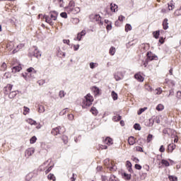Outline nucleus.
Listing matches in <instances>:
<instances>
[{
  "label": "nucleus",
  "instance_id": "f704fd0d",
  "mask_svg": "<svg viewBox=\"0 0 181 181\" xmlns=\"http://www.w3.org/2000/svg\"><path fill=\"white\" fill-rule=\"evenodd\" d=\"M58 56L59 57H62H62H66V52H63L62 50H58Z\"/></svg>",
  "mask_w": 181,
  "mask_h": 181
},
{
  "label": "nucleus",
  "instance_id": "c85d7f7f",
  "mask_svg": "<svg viewBox=\"0 0 181 181\" xmlns=\"http://www.w3.org/2000/svg\"><path fill=\"white\" fill-rule=\"evenodd\" d=\"M93 91L95 93V95L100 94V88H98L97 86L93 87Z\"/></svg>",
  "mask_w": 181,
  "mask_h": 181
},
{
  "label": "nucleus",
  "instance_id": "f3484780",
  "mask_svg": "<svg viewBox=\"0 0 181 181\" xmlns=\"http://www.w3.org/2000/svg\"><path fill=\"white\" fill-rule=\"evenodd\" d=\"M45 111H46V110L45 109V106H43L42 105H38V112H40V114H43V112H45Z\"/></svg>",
  "mask_w": 181,
  "mask_h": 181
},
{
  "label": "nucleus",
  "instance_id": "a878e982",
  "mask_svg": "<svg viewBox=\"0 0 181 181\" xmlns=\"http://www.w3.org/2000/svg\"><path fill=\"white\" fill-rule=\"evenodd\" d=\"M89 67L90 69H95L97 67H98V63H95V62H90L89 64Z\"/></svg>",
  "mask_w": 181,
  "mask_h": 181
},
{
  "label": "nucleus",
  "instance_id": "69168bd1",
  "mask_svg": "<svg viewBox=\"0 0 181 181\" xmlns=\"http://www.w3.org/2000/svg\"><path fill=\"white\" fill-rule=\"evenodd\" d=\"M73 22H74V23L77 25V23H78L80 22V19L75 18H74Z\"/></svg>",
  "mask_w": 181,
  "mask_h": 181
},
{
  "label": "nucleus",
  "instance_id": "09e8293b",
  "mask_svg": "<svg viewBox=\"0 0 181 181\" xmlns=\"http://www.w3.org/2000/svg\"><path fill=\"white\" fill-rule=\"evenodd\" d=\"M168 177L170 181H177V177L171 175L169 176Z\"/></svg>",
  "mask_w": 181,
  "mask_h": 181
},
{
  "label": "nucleus",
  "instance_id": "de8ad7c7",
  "mask_svg": "<svg viewBox=\"0 0 181 181\" xmlns=\"http://www.w3.org/2000/svg\"><path fill=\"white\" fill-rule=\"evenodd\" d=\"M134 128V129H137V131H141V125L139 124H135Z\"/></svg>",
  "mask_w": 181,
  "mask_h": 181
},
{
  "label": "nucleus",
  "instance_id": "393cba45",
  "mask_svg": "<svg viewBox=\"0 0 181 181\" xmlns=\"http://www.w3.org/2000/svg\"><path fill=\"white\" fill-rule=\"evenodd\" d=\"M123 179H124V180H131V175L124 173L123 174Z\"/></svg>",
  "mask_w": 181,
  "mask_h": 181
},
{
  "label": "nucleus",
  "instance_id": "bf43d9fd",
  "mask_svg": "<svg viewBox=\"0 0 181 181\" xmlns=\"http://www.w3.org/2000/svg\"><path fill=\"white\" fill-rule=\"evenodd\" d=\"M106 29L107 30H111L112 29V25H111V23L107 25Z\"/></svg>",
  "mask_w": 181,
  "mask_h": 181
},
{
  "label": "nucleus",
  "instance_id": "052dcab7",
  "mask_svg": "<svg viewBox=\"0 0 181 181\" xmlns=\"http://www.w3.org/2000/svg\"><path fill=\"white\" fill-rule=\"evenodd\" d=\"M80 49V45H74V52H77Z\"/></svg>",
  "mask_w": 181,
  "mask_h": 181
},
{
  "label": "nucleus",
  "instance_id": "cd10ccee",
  "mask_svg": "<svg viewBox=\"0 0 181 181\" xmlns=\"http://www.w3.org/2000/svg\"><path fill=\"white\" fill-rule=\"evenodd\" d=\"M74 1H70L69 6L66 8V12L70 11V9H71V8H74Z\"/></svg>",
  "mask_w": 181,
  "mask_h": 181
},
{
  "label": "nucleus",
  "instance_id": "3c124183",
  "mask_svg": "<svg viewBox=\"0 0 181 181\" xmlns=\"http://www.w3.org/2000/svg\"><path fill=\"white\" fill-rule=\"evenodd\" d=\"M60 16L62 18H64V19H67V13L62 12V13H60Z\"/></svg>",
  "mask_w": 181,
  "mask_h": 181
},
{
  "label": "nucleus",
  "instance_id": "e2e57ef3",
  "mask_svg": "<svg viewBox=\"0 0 181 181\" xmlns=\"http://www.w3.org/2000/svg\"><path fill=\"white\" fill-rule=\"evenodd\" d=\"M124 19H125V16H119L118 18V21H119L120 22H123Z\"/></svg>",
  "mask_w": 181,
  "mask_h": 181
},
{
  "label": "nucleus",
  "instance_id": "7ed1b4c3",
  "mask_svg": "<svg viewBox=\"0 0 181 181\" xmlns=\"http://www.w3.org/2000/svg\"><path fill=\"white\" fill-rule=\"evenodd\" d=\"M90 19L93 22H96L98 25H103V23L101 21V16L99 14H92L90 16Z\"/></svg>",
  "mask_w": 181,
  "mask_h": 181
},
{
  "label": "nucleus",
  "instance_id": "6e6552de",
  "mask_svg": "<svg viewBox=\"0 0 181 181\" xmlns=\"http://www.w3.org/2000/svg\"><path fill=\"white\" fill-rule=\"evenodd\" d=\"M62 129V127H55L54 129H52L51 133L52 134V135H59L60 134V130Z\"/></svg>",
  "mask_w": 181,
  "mask_h": 181
},
{
  "label": "nucleus",
  "instance_id": "774afa93",
  "mask_svg": "<svg viewBox=\"0 0 181 181\" xmlns=\"http://www.w3.org/2000/svg\"><path fill=\"white\" fill-rule=\"evenodd\" d=\"M159 151L160 152H165V147L163 146H160Z\"/></svg>",
  "mask_w": 181,
  "mask_h": 181
},
{
  "label": "nucleus",
  "instance_id": "9d476101",
  "mask_svg": "<svg viewBox=\"0 0 181 181\" xmlns=\"http://www.w3.org/2000/svg\"><path fill=\"white\" fill-rule=\"evenodd\" d=\"M33 56L34 57H36L37 59H39V57L42 56V54L40 53V52H39V50H37V48H35V51L34 53H33Z\"/></svg>",
  "mask_w": 181,
  "mask_h": 181
},
{
  "label": "nucleus",
  "instance_id": "338daca9",
  "mask_svg": "<svg viewBox=\"0 0 181 181\" xmlns=\"http://www.w3.org/2000/svg\"><path fill=\"white\" fill-rule=\"evenodd\" d=\"M177 98L178 100H181V91H177Z\"/></svg>",
  "mask_w": 181,
  "mask_h": 181
},
{
  "label": "nucleus",
  "instance_id": "bb28decb",
  "mask_svg": "<svg viewBox=\"0 0 181 181\" xmlns=\"http://www.w3.org/2000/svg\"><path fill=\"white\" fill-rule=\"evenodd\" d=\"M112 98L114 100V101H116V100H118V94H117V93H115V91H112L111 93Z\"/></svg>",
  "mask_w": 181,
  "mask_h": 181
},
{
  "label": "nucleus",
  "instance_id": "aec40b11",
  "mask_svg": "<svg viewBox=\"0 0 181 181\" xmlns=\"http://www.w3.org/2000/svg\"><path fill=\"white\" fill-rule=\"evenodd\" d=\"M156 57L153 56V54H152V52H148L147 53V59L148 60H155V58Z\"/></svg>",
  "mask_w": 181,
  "mask_h": 181
},
{
  "label": "nucleus",
  "instance_id": "39448f33",
  "mask_svg": "<svg viewBox=\"0 0 181 181\" xmlns=\"http://www.w3.org/2000/svg\"><path fill=\"white\" fill-rule=\"evenodd\" d=\"M35 153V148H28L25 152V158H29V156H32Z\"/></svg>",
  "mask_w": 181,
  "mask_h": 181
},
{
  "label": "nucleus",
  "instance_id": "680f3d73",
  "mask_svg": "<svg viewBox=\"0 0 181 181\" xmlns=\"http://www.w3.org/2000/svg\"><path fill=\"white\" fill-rule=\"evenodd\" d=\"M81 37H83V36H81L80 34H78L77 37L74 38V40H78V42H80V40H81Z\"/></svg>",
  "mask_w": 181,
  "mask_h": 181
},
{
  "label": "nucleus",
  "instance_id": "0eeeda50",
  "mask_svg": "<svg viewBox=\"0 0 181 181\" xmlns=\"http://www.w3.org/2000/svg\"><path fill=\"white\" fill-rule=\"evenodd\" d=\"M28 73H30V76L32 78H35V76H32V74H36L37 73V71L33 67H30L27 69Z\"/></svg>",
  "mask_w": 181,
  "mask_h": 181
},
{
  "label": "nucleus",
  "instance_id": "a19ab883",
  "mask_svg": "<svg viewBox=\"0 0 181 181\" xmlns=\"http://www.w3.org/2000/svg\"><path fill=\"white\" fill-rule=\"evenodd\" d=\"M153 35L155 39H158L159 38V30L153 32Z\"/></svg>",
  "mask_w": 181,
  "mask_h": 181
},
{
  "label": "nucleus",
  "instance_id": "72a5a7b5",
  "mask_svg": "<svg viewBox=\"0 0 181 181\" xmlns=\"http://www.w3.org/2000/svg\"><path fill=\"white\" fill-rule=\"evenodd\" d=\"M129 30H132V26L130 24H127L125 26V32H129Z\"/></svg>",
  "mask_w": 181,
  "mask_h": 181
},
{
  "label": "nucleus",
  "instance_id": "58836bf2",
  "mask_svg": "<svg viewBox=\"0 0 181 181\" xmlns=\"http://www.w3.org/2000/svg\"><path fill=\"white\" fill-rule=\"evenodd\" d=\"M161 163H162V165H164V166H170V163H169L168 161L166 160H162Z\"/></svg>",
  "mask_w": 181,
  "mask_h": 181
},
{
  "label": "nucleus",
  "instance_id": "13d9d810",
  "mask_svg": "<svg viewBox=\"0 0 181 181\" xmlns=\"http://www.w3.org/2000/svg\"><path fill=\"white\" fill-rule=\"evenodd\" d=\"M152 138H153V136L152 134H148V137H147V142L149 143L152 141Z\"/></svg>",
  "mask_w": 181,
  "mask_h": 181
},
{
  "label": "nucleus",
  "instance_id": "dca6fc26",
  "mask_svg": "<svg viewBox=\"0 0 181 181\" xmlns=\"http://www.w3.org/2000/svg\"><path fill=\"white\" fill-rule=\"evenodd\" d=\"M26 122H28V124H30V125H37V123L36 122V121L30 118L27 119Z\"/></svg>",
  "mask_w": 181,
  "mask_h": 181
},
{
  "label": "nucleus",
  "instance_id": "ddd939ff",
  "mask_svg": "<svg viewBox=\"0 0 181 181\" xmlns=\"http://www.w3.org/2000/svg\"><path fill=\"white\" fill-rule=\"evenodd\" d=\"M110 10L112 12H117L118 11V6L117 4H111Z\"/></svg>",
  "mask_w": 181,
  "mask_h": 181
},
{
  "label": "nucleus",
  "instance_id": "6ab92c4d",
  "mask_svg": "<svg viewBox=\"0 0 181 181\" xmlns=\"http://www.w3.org/2000/svg\"><path fill=\"white\" fill-rule=\"evenodd\" d=\"M134 78H136V80H138V81H144V78L139 74H136L134 75Z\"/></svg>",
  "mask_w": 181,
  "mask_h": 181
},
{
  "label": "nucleus",
  "instance_id": "49530a36",
  "mask_svg": "<svg viewBox=\"0 0 181 181\" xmlns=\"http://www.w3.org/2000/svg\"><path fill=\"white\" fill-rule=\"evenodd\" d=\"M1 71H5L6 70V64L4 62L1 66Z\"/></svg>",
  "mask_w": 181,
  "mask_h": 181
},
{
  "label": "nucleus",
  "instance_id": "9b49d317",
  "mask_svg": "<svg viewBox=\"0 0 181 181\" xmlns=\"http://www.w3.org/2000/svg\"><path fill=\"white\" fill-rule=\"evenodd\" d=\"M21 70H22V66L21 65H18L12 68L13 73H18Z\"/></svg>",
  "mask_w": 181,
  "mask_h": 181
},
{
  "label": "nucleus",
  "instance_id": "4c0bfd02",
  "mask_svg": "<svg viewBox=\"0 0 181 181\" xmlns=\"http://www.w3.org/2000/svg\"><path fill=\"white\" fill-rule=\"evenodd\" d=\"M145 88H146V90L147 91H150V92L153 91V88H152L149 86V84H146V85H145Z\"/></svg>",
  "mask_w": 181,
  "mask_h": 181
},
{
  "label": "nucleus",
  "instance_id": "c03bdc74",
  "mask_svg": "<svg viewBox=\"0 0 181 181\" xmlns=\"http://www.w3.org/2000/svg\"><path fill=\"white\" fill-rule=\"evenodd\" d=\"M110 181H119L115 175H111L110 178Z\"/></svg>",
  "mask_w": 181,
  "mask_h": 181
},
{
  "label": "nucleus",
  "instance_id": "c9c22d12",
  "mask_svg": "<svg viewBox=\"0 0 181 181\" xmlns=\"http://www.w3.org/2000/svg\"><path fill=\"white\" fill-rule=\"evenodd\" d=\"M47 178H48L49 180H53V181H55V180H56V177H54V175H53V174H49V175H48Z\"/></svg>",
  "mask_w": 181,
  "mask_h": 181
},
{
  "label": "nucleus",
  "instance_id": "2f4dec72",
  "mask_svg": "<svg viewBox=\"0 0 181 181\" xmlns=\"http://www.w3.org/2000/svg\"><path fill=\"white\" fill-rule=\"evenodd\" d=\"M168 11H173V9H175V5L173 4V3L170 2L168 4Z\"/></svg>",
  "mask_w": 181,
  "mask_h": 181
},
{
  "label": "nucleus",
  "instance_id": "8fccbe9b",
  "mask_svg": "<svg viewBox=\"0 0 181 181\" xmlns=\"http://www.w3.org/2000/svg\"><path fill=\"white\" fill-rule=\"evenodd\" d=\"M134 149L137 151V152H144V149L142 148V147L140 146H136L134 148Z\"/></svg>",
  "mask_w": 181,
  "mask_h": 181
},
{
  "label": "nucleus",
  "instance_id": "5fc2aeb1",
  "mask_svg": "<svg viewBox=\"0 0 181 181\" xmlns=\"http://www.w3.org/2000/svg\"><path fill=\"white\" fill-rule=\"evenodd\" d=\"M68 119H69V121H73L74 119V115L73 114L68 115Z\"/></svg>",
  "mask_w": 181,
  "mask_h": 181
},
{
  "label": "nucleus",
  "instance_id": "1a4fd4ad",
  "mask_svg": "<svg viewBox=\"0 0 181 181\" xmlns=\"http://www.w3.org/2000/svg\"><path fill=\"white\" fill-rule=\"evenodd\" d=\"M163 134H165V135H169L170 136V134H175V130L167 128V129H164L163 130Z\"/></svg>",
  "mask_w": 181,
  "mask_h": 181
},
{
  "label": "nucleus",
  "instance_id": "79ce46f5",
  "mask_svg": "<svg viewBox=\"0 0 181 181\" xmlns=\"http://www.w3.org/2000/svg\"><path fill=\"white\" fill-rule=\"evenodd\" d=\"M12 87H13L12 85L8 84L6 88H4V90L6 91L8 90V91H11Z\"/></svg>",
  "mask_w": 181,
  "mask_h": 181
},
{
  "label": "nucleus",
  "instance_id": "20e7f679",
  "mask_svg": "<svg viewBox=\"0 0 181 181\" xmlns=\"http://www.w3.org/2000/svg\"><path fill=\"white\" fill-rule=\"evenodd\" d=\"M81 9L80 7H77V6H74L71 8H69V10H68V13H73V15H77V13H79Z\"/></svg>",
  "mask_w": 181,
  "mask_h": 181
},
{
  "label": "nucleus",
  "instance_id": "c756f323",
  "mask_svg": "<svg viewBox=\"0 0 181 181\" xmlns=\"http://www.w3.org/2000/svg\"><path fill=\"white\" fill-rule=\"evenodd\" d=\"M18 93H16V91H12L9 93L8 95V98H15V97H16V95Z\"/></svg>",
  "mask_w": 181,
  "mask_h": 181
},
{
  "label": "nucleus",
  "instance_id": "0e129e2a",
  "mask_svg": "<svg viewBox=\"0 0 181 181\" xmlns=\"http://www.w3.org/2000/svg\"><path fill=\"white\" fill-rule=\"evenodd\" d=\"M135 168L137 169V170H141L142 169V166H141L139 164H136Z\"/></svg>",
  "mask_w": 181,
  "mask_h": 181
},
{
  "label": "nucleus",
  "instance_id": "4be33fe9",
  "mask_svg": "<svg viewBox=\"0 0 181 181\" xmlns=\"http://www.w3.org/2000/svg\"><path fill=\"white\" fill-rule=\"evenodd\" d=\"M155 123V119L153 117L149 119L148 123L146 124L147 127H153V124Z\"/></svg>",
  "mask_w": 181,
  "mask_h": 181
},
{
  "label": "nucleus",
  "instance_id": "2eb2a0df",
  "mask_svg": "<svg viewBox=\"0 0 181 181\" xmlns=\"http://www.w3.org/2000/svg\"><path fill=\"white\" fill-rule=\"evenodd\" d=\"M168 149L169 152L172 153V152H173V151H175V149H176V146L173 144H169L168 146Z\"/></svg>",
  "mask_w": 181,
  "mask_h": 181
},
{
  "label": "nucleus",
  "instance_id": "603ef678",
  "mask_svg": "<svg viewBox=\"0 0 181 181\" xmlns=\"http://www.w3.org/2000/svg\"><path fill=\"white\" fill-rule=\"evenodd\" d=\"M66 95V93L63 90H60L59 93V96L60 98H63Z\"/></svg>",
  "mask_w": 181,
  "mask_h": 181
},
{
  "label": "nucleus",
  "instance_id": "f03ea898",
  "mask_svg": "<svg viewBox=\"0 0 181 181\" xmlns=\"http://www.w3.org/2000/svg\"><path fill=\"white\" fill-rule=\"evenodd\" d=\"M81 106L83 108H87L93 104L94 101V98L91 95V94H87L83 98L81 99Z\"/></svg>",
  "mask_w": 181,
  "mask_h": 181
},
{
  "label": "nucleus",
  "instance_id": "e433bc0d",
  "mask_svg": "<svg viewBox=\"0 0 181 181\" xmlns=\"http://www.w3.org/2000/svg\"><path fill=\"white\" fill-rule=\"evenodd\" d=\"M36 141H37V138H36V136H33L30 139V144H35L36 142Z\"/></svg>",
  "mask_w": 181,
  "mask_h": 181
},
{
  "label": "nucleus",
  "instance_id": "4468645a",
  "mask_svg": "<svg viewBox=\"0 0 181 181\" xmlns=\"http://www.w3.org/2000/svg\"><path fill=\"white\" fill-rule=\"evenodd\" d=\"M104 144H105L106 145H108L109 146H110V145H112V139H111L110 137H107L104 140Z\"/></svg>",
  "mask_w": 181,
  "mask_h": 181
},
{
  "label": "nucleus",
  "instance_id": "423d86ee",
  "mask_svg": "<svg viewBox=\"0 0 181 181\" xmlns=\"http://www.w3.org/2000/svg\"><path fill=\"white\" fill-rule=\"evenodd\" d=\"M115 78L116 81H119L120 80H122V78H124V73H122L121 71H117L115 74Z\"/></svg>",
  "mask_w": 181,
  "mask_h": 181
},
{
  "label": "nucleus",
  "instance_id": "4d7b16f0",
  "mask_svg": "<svg viewBox=\"0 0 181 181\" xmlns=\"http://www.w3.org/2000/svg\"><path fill=\"white\" fill-rule=\"evenodd\" d=\"M67 112V109H64L62 111L59 112V115L63 116Z\"/></svg>",
  "mask_w": 181,
  "mask_h": 181
},
{
  "label": "nucleus",
  "instance_id": "f257e3e1",
  "mask_svg": "<svg viewBox=\"0 0 181 181\" xmlns=\"http://www.w3.org/2000/svg\"><path fill=\"white\" fill-rule=\"evenodd\" d=\"M57 16H59L58 12L50 11L49 16H44V19H45V22H47V23H49V25L53 26V25H54V21L57 20Z\"/></svg>",
  "mask_w": 181,
  "mask_h": 181
},
{
  "label": "nucleus",
  "instance_id": "f8f14e48",
  "mask_svg": "<svg viewBox=\"0 0 181 181\" xmlns=\"http://www.w3.org/2000/svg\"><path fill=\"white\" fill-rule=\"evenodd\" d=\"M163 27L165 30L169 29V23H168V18L164 19L163 21Z\"/></svg>",
  "mask_w": 181,
  "mask_h": 181
},
{
  "label": "nucleus",
  "instance_id": "ea45409f",
  "mask_svg": "<svg viewBox=\"0 0 181 181\" xmlns=\"http://www.w3.org/2000/svg\"><path fill=\"white\" fill-rule=\"evenodd\" d=\"M146 110H148V107H144L139 110V111L138 112V115H141V114H142V112H144L145 111H146Z\"/></svg>",
  "mask_w": 181,
  "mask_h": 181
},
{
  "label": "nucleus",
  "instance_id": "5701e85b",
  "mask_svg": "<svg viewBox=\"0 0 181 181\" xmlns=\"http://www.w3.org/2000/svg\"><path fill=\"white\" fill-rule=\"evenodd\" d=\"M90 112H92L93 115H98V110L95 107H91Z\"/></svg>",
  "mask_w": 181,
  "mask_h": 181
},
{
  "label": "nucleus",
  "instance_id": "37998d69",
  "mask_svg": "<svg viewBox=\"0 0 181 181\" xmlns=\"http://www.w3.org/2000/svg\"><path fill=\"white\" fill-rule=\"evenodd\" d=\"M62 141L64 142V144H67V142H69V138L66 136H62Z\"/></svg>",
  "mask_w": 181,
  "mask_h": 181
},
{
  "label": "nucleus",
  "instance_id": "473e14b6",
  "mask_svg": "<svg viewBox=\"0 0 181 181\" xmlns=\"http://www.w3.org/2000/svg\"><path fill=\"white\" fill-rule=\"evenodd\" d=\"M156 124H160V116L153 117Z\"/></svg>",
  "mask_w": 181,
  "mask_h": 181
},
{
  "label": "nucleus",
  "instance_id": "6e6d98bb",
  "mask_svg": "<svg viewBox=\"0 0 181 181\" xmlns=\"http://www.w3.org/2000/svg\"><path fill=\"white\" fill-rule=\"evenodd\" d=\"M32 174H28V175H27L26 176H25V180L26 181H30V179H32Z\"/></svg>",
  "mask_w": 181,
  "mask_h": 181
},
{
  "label": "nucleus",
  "instance_id": "864d4df0",
  "mask_svg": "<svg viewBox=\"0 0 181 181\" xmlns=\"http://www.w3.org/2000/svg\"><path fill=\"white\" fill-rule=\"evenodd\" d=\"M157 95H160V93L163 92L162 88H158L156 89Z\"/></svg>",
  "mask_w": 181,
  "mask_h": 181
},
{
  "label": "nucleus",
  "instance_id": "7c9ffc66",
  "mask_svg": "<svg viewBox=\"0 0 181 181\" xmlns=\"http://www.w3.org/2000/svg\"><path fill=\"white\" fill-rule=\"evenodd\" d=\"M157 111H163V110L165 109V106H163V105L162 104H159L157 105L156 108Z\"/></svg>",
  "mask_w": 181,
  "mask_h": 181
},
{
  "label": "nucleus",
  "instance_id": "a211bd4d",
  "mask_svg": "<svg viewBox=\"0 0 181 181\" xmlns=\"http://www.w3.org/2000/svg\"><path fill=\"white\" fill-rule=\"evenodd\" d=\"M30 112V109L26 106L23 107V115H28Z\"/></svg>",
  "mask_w": 181,
  "mask_h": 181
},
{
  "label": "nucleus",
  "instance_id": "412c9836",
  "mask_svg": "<svg viewBox=\"0 0 181 181\" xmlns=\"http://www.w3.org/2000/svg\"><path fill=\"white\" fill-rule=\"evenodd\" d=\"M135 138L134 136L129 137L128 144L130 145H134L135 144Z\"/></svg>",
  "mask_w": 181,
  "mask_h": 181
},
{
  "label": "nucleus",
  "instance_id": "a18cd8bd",
  "mask_svg": "<svg viewBox=\"0 0 181 181\" xmlns=\"http://www.w3.org/2000/svg\"><path fill=\"white\" fill-rule=\"evenodd\" d=\"M113 121H116V122L121 121V116L120 115L114 116Z\"/></svg>",
  "mask_w": 181,
  "mask_h": 181
},
{
  "label": "nucleus",
  "instance_id": "b1692460",
  "mask_svg": "<svg viewBox=\"0 0 181 181\" xmlns=\"http://www.w3.org/2000/svg\"><path fill=\"white\" fill-rule=\"evenodd\" d=\"M115 52H117V49H115V47H111L110 50H109V53L111 56H114V54H115Z\"/></svg>",
  "mask_w": 181,
  "mask_h": 181
}]
</instances>
